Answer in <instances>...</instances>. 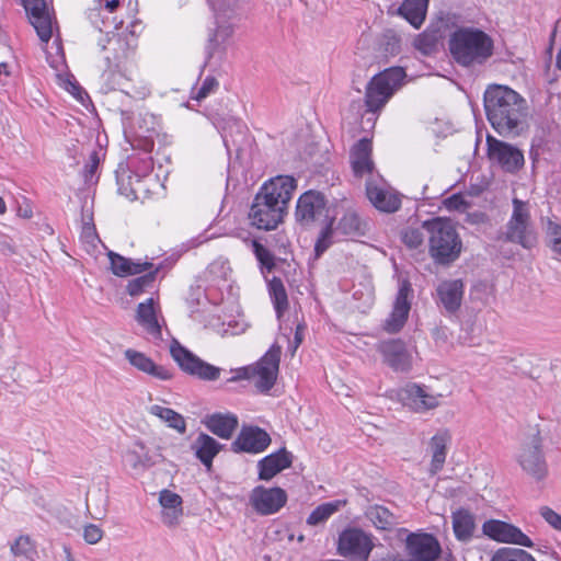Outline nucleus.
<instances>
[{
    "label": "nucleus",
    "mask_w": 561,
    "mask_h": 561,
    "mask_svg": "<svg viewBox=\"0 0 561 561\" xmlns=\"http://www.w3.org/2000/svg\"><path fill=\"white\" fill-rule=\"evenodd\" d=\"M371 141L367 138L360 139L353 147L351 152V162L356 176H364L368 174L369 178H375L373 174L374 162L371 160Z\"/></svg>",
    "instance_id": "23"
},
{
    "label": "nucleus",
    "mask_w": 561,
    "mask_h": 561,
    "mask_svg": "<svg viewBox=\"0 0 561 561\" xmlns=\"http://www.w3.org/2000/svg\"><path fill=\"white\" fill-rule=\"evenodd\" d=\"M268 291L276 314L278 318H280L288 309V297L282 279L278 277H273L268 283Z\"/></svg>",
    "instance_id": "38"
},
{
    "label": "nucleus",
    "mask_w": 561,
    "mask_h": 561,
    "mask_svg": "<svg viewBox=\"0 0 561 561\" xmlns=\"http://www.w3.org/2000/svg\"><path fill=\"white\" fill-rule=\"evenodd\" d=\"M366 516L378 529H390L398 524L397 517L387 507L381 505L368 507Z\"/></svg>",
    "instance_id": "37"
},
{
    "label": "nucleus",
    "mask_w": 561,
    "mask_h": 561,
    "mask_svg": "<svg viewBox=\"0 0 561 561\" xmlns=\"http://www.w3.org/2000/svg\"><path fill=\"white\" fill-rule=\"evenodd\" d=\"M156 277V272H150L146 275L137 277L130 280L127 285V293L130 296H137L144 291V289L152 284Z\"/></svg>",
    "instance_id": "47"
},
{
    "label": "nucleus",
    "mask_w": 561,
    "mask_h": 561,
    "mask_svg": "<svg viewBox=\"0 0 561 561\" xmlns=\"http://www.w3.org/2000/svg\"><path fill=\"white\" fill-rule=\"evenodd\" d=\"M295 188L296 181L288 175H279L265 183L251 206V225L266 231L275 229L283 221Z\"/></svg>",
    "instance_id": "2"
},
{
    "label": "nucleus",
    "mask_w": 561,
    "mask_h": 561,
    "mask_svg": "<svg viewBox=\"0 0 561 561\" xmlns=\"http://www.w3.org/2000/svg\"><path fill=\"white\" fill-rule=\"evenodd\" d=\"M136 321L154 339L161 337V327L157 319L153 298H149L138 305Z\"/></svg>",
    "instance_id": "30"
},
{
    "label": "nucleus",
    "mask_w": 561,
    "mask_h": 561,
    "mask_svg": "<svg viewBox=\"0 0 561 561\" xmlns=\"http://www.w3.org/2000/svg\"><path fill=\"white\" fill-rule=\"evenodd\" d=\"M333 219H330V221L327 224V226L321 230L320 236L316 242L314 251L316 255L320 256L323 254L332 244L333 242Z\"/></svg>",
    "instance_id": "43"
},
{
    "label": "nucleus",
    "mask_w": 561,
    "mask_h": 561,
    "mask_svg": "<svg viewBox=\"0 0 561 561\" xmlns=\"http://www.w3.org/2000/svg\"><path fill=\"white\" fill-rule=\"evenodd\" d=\"M513 211L501 238L506 242L531 249L537 244V233L530 217L529 205L518 198L513 199Z\"/></svg>",
    "instance_id": "5"
},
{
    "label": "nucleus",
    "mask_w": 561,
    "mask_h": 561,
    "mask_svg": "<svg viewBox=\"0 0 561 561\" xmlns=\"http://www.w3.org/2000/svg\"><path fill=\"white\" fill-rule=\"evenodd\" d=\"M42 42L47 43L51 38V19L49 13L34 16L30 20Z\"/></svg>",
    "instance_id": "42"
},
{
    "label": "nucleus",
    "mask_w": 561,
    "mask_h": 561,
    "mask_svg": "<svg viewBox=\"0 0 561 561\" xmlns=\"http://www.w3.org/2000/svg\"><path fill=\"white\" fill-rule=\"evenodd\" d=\"M113 24H114V28L117 27V23L115 21H113Z\"/></svg>",
    "instance_id": "64"
},
{
    "label": "nucleus",
    "mask_w": 561,
    "mask_h": 561,
    "mask_svg": "<svg viewBox=\"0 0 561 561\" xmlns=\"http://www.w3.org/2000/svg\"><path fill=\"white\" fill-rule=\"evenodd\" d=\"M159 502L163 507V523L168 526L175 525L182 515L181 496L170 490H162L159 495Z\"/></svg>",
    "instance_id": "32"
},
{
    "label": "nucleus",
    "mask_w": 561,
    "mask_h": 561,
    "mask_svg": "<svg viewBox=\"0 0 561 561\" xmlns=\"http://www.w3.org/2000/svg\"><path fill=\"white\" fill-rule=\"evenodd\" d=\"M366 195L369 202L380 211L394 213L400 208L401 201L379 178H369L366 182Z\"/></svg>",
    "instance_id": "18"
},
{
    "label": "nucleus",
    "mask_w": 561,
    "mask_h": 561,
    "mask_svg": "<svg viewBox=\"0 0 561 561\" xmlns=\"http://www.w3.org/2000/svg\"><path fill=\"white\" fill-rule=\"evenodd\" d=\"M291 456L285 449L271 454L259 461V478L261 480H271L282 470L290 467Z\"/></svg>",
    "instance_id": "26"
},
{
    "label": "nucleus",
    "mask_w": 561,
    "mask_h": 561,
    "mask_svg": "<svg viewBox=\"0 0 561 561\" xmlns=\"http://www.w3.org/2000/svg\"><path fill=\"white\" fill-rule=\"evenodd\" d=\"M71 88H72V91H71V92H72L73 94H75V91H78V92L80 91V88H79V87H77L76 84H72V83H71Z\"/></svg>",
    "instance_id": "62"
},
{
    "label": "nucleus",
    "mask_w": 561,
    "mask_h": 561,
    "mask_svg": "<svg viewBox=\"0 0 561 561\" xmlns=\"http://www.w3.org/2000/svg\"><path fill=\"white\" fill-rule=\"evenodd\" d=\"M451 436L448 430H439L430 440V449L432 451L431 473L435 474L442 470L446 456L447 446Z\"/></svg>",
    "instance_id": "28"
},
{
    "label": "nucleus",
    "mask_w": 561,
    "mask_h": 561,
    "mask_svg": "<svg viewBox=\"0 0 561 561\" xmlns=\"http://www.w3.org/2000/svg\"><path fill=\"white\" fill-rule=\"evenodd\" d=\"M437 46V37L434 33L424 32L414 39V47L424 55H431Z\"/></svg>",
    "instance_id": "44"
},
{
    "label": "nucleus",
    "mask_w": 561,
    "mask_h": 561,
    "mask_svg": "<svg viewBox=\"0 0 561 561\" xmlns=\"http://www.w3.org/2000/svg\"><path fill=\"white\" fill-rule=\"evenodd\" d=\"M405 71L401 67L388 68L374 76L366 87L365 104L370 112L383 107L401 87Z\"/></svg>",
    "instance_id": "6"
},
{
    "label": "nucleus",
    "mask_w": 561,
    "mask_h": 561,
    "mask_svg": "<svg viewBox=\"0 0 561 561\" xmlns=\"http://www.w3.org/2000/svg\"><path fill=\"white\" fill-rule=\"evenodd\" d=\"M170 353L180 368L186 374L204 380H216L220 375V369L218 367L202 360L191 351L182 346L176 340L172 341L170 345Z\"/></svg>",
    "instance_id": "10"
},
{
    "label": "nucleus",
    "mask_w": 561,
    "mask_h": 561,
    "mask_svg": "<svg viewBox=\"0 0 561 561\" xmlns=\"http://www.w3.org/2000/svg\"><path fill=\"white\" fill-rule=\"evenodd\" d=\"M148 412L151 415L159 417L161 421L167 423L169 427L175 430L180 434H184L186 432L185 419L176 411L170 408L153 404L148 408Z\"/></svg>",
    "instance_id": "35"
},
{
    "label": "nucleus",
    "mask_w": 561,
    "mask_h": 561,
    "mask_svg": "<svg viewBox=\"0 0 561 561\" xmlns=\"http://www.w3.org/2000/svg\"><path fill=\"white\" fill-rule=\"evenodd\" d=\"M103 537V530L94 524H88L83 527V539L89 545L98 543Z\"/></svg>",
    "instance_id": "54"
},
{
    "label": "nucleus",
    "mask_w": 561,
    "mask_h": 561,
    "mask_svg": "<svg viewBox=\"0 0 561 561\" xmlns=\"http://www.w3.org/2000/svg\"><path fill=\"white\" fill-rule=\"evenodd\" d=\"M23 5L28 15V20L34 16L45 15L48 13L44 0H23Z\"/></svg>",
    "instance_id": "50"
},
{
    "label": "nucleus",
    "mask_w": 561,
    "mask_h": 561,
    "mask_svg": "<svg viewBox=\"0 0 561 561\" xmlns=\"http://www.w3.org/2000/svg\"><path fill=\"white\" fill-rule=\"evenodd\" d=\"M191 447L196 458L205 466L207 471H210L213 460L219 454L221 445L214 437L199 433Z\"/></svg>",
    "instance_id": "25"
},
{
    "label": "nucleus",
    "mask_w": 561,
    "mask_h": 561,
    "mask_svg": "<svg viewBox=\"0 0 561 561\" xmlns=\"http://www.w3.org/2000/svg\"><path fill=\"white\" fill-rule=\"evenodd\" d=\"M556 64H557V67H558L559 69H561V47H560V50H559V53H558V55H557Z\"/></svg>",
    "instance_id": "61"
},
{
    "label": "nucleus",
    "mask_w": 561,
    "mask_h": 561,
    "mask_svg": "<svg viewBox=\"0 0 561 561\" xmlns=\"http://www.w3.org/2000/svg\"><path fill=\"white\" fill-rule=\"evenodd\" d=\"M161 453L151 451L142 440H135L123 453L122 461L124 468L133 477H140L147 470L163 461Z\"/></svg>",
    "instance_id": "11"
},
{
    "label": "nucleus",
    "mask_w": 561,
    "mask_h": 561,
    "mask_svg": "<svg viewBox=\"0 0 561 561\" xmlns=\"http://www.w3.org/2000/svg\"><path fill=\"white\" fill-rule=\"evenodd\" d=\"M101 8H104L107 12L112 13L119 5L118 0H101Z\"/></svg>",
    "instance_id": "58"
},
{
    "label": "nucleus",
    "mask_w": 561,
    "mask_h": 561,
    "mask_svg": "<svg viewBox=\"0 0 561 561\" xmlns=\"http://www.w3.org/2000/svg\"><path fill=\"white\" fill-rule=\"evenodd\" d=\"M7 211V206L2 197H0V215H3Z\"/></svg>",
    "instance_id": "60"
},
{
    "label": "nucleus",
    "mask_w": 561,
    "mask_h": 561,
    "mask_svg": "<svg viewBox=\"0 0 561 561\" xmlns=\"http://www.w3.org/2000/svg\"><path fill=\"white\" fill-rule=\"evenodd\" d=\"M516 460L523 472L535 481H541L548 476V465L542 451L541 438L538 434L522 445Z\"/></svg>",
    "instance_id": "8"
},
{
    "label": "nucleus",
    "mask_w": 561,
    "mask_h": 561,
    "mask_svg": "<svg viewBox=\"0 0 561 561\" xmlns=\"http://www.w3.org/2000/svg\"><path fill=\"white\" fill-rule=\"evenodd\" d=\"M335 231L346 237H358L365 233V224L354 211H347L337 222Z\"/></svg>",
    "instance_id": "36"
},
{
    "label": "nucleus",
    "mask_w": 561,
    "mask_h": 561,
    "mask_svg": "<svg viewBox=\"0 0 561 561\" xmlns=\"http://www.w3.org/2000/svg\"><path fill=\"white\" fill-rule=\"evenodd\" d=\"M216 22L234 23L237 19V12L234 8L230 5H214Z\"/></svg>",
    "instance_id": "52"
},
{
    "label": "nucleus",
    "mask_w": 561,
    "mask_h": 561,
    "mask_svg": "<svg viewBox=\"0 0 561 561\" xmlns=\"http://www.w3.org/2000/svg\"><path fill=\"white\" fill-rule=\"evenodd\" d=\"M204 423L216 436L229 439L238 427V417L231 413H214L208 415Z\"/></svg>",
    "instance_id": "29"
},
{
    "label": "nucleus",
    "mask_w": 561,
    "mask_h": 561,
    "mask_svg": "<svg viewBox=\"0 0 561 561\" xmlns=\"http://www.w3.org/2000/svg\"><path fill=\"white\" fill-rule=\"evenodd\" d=\"M287 502V494L282 488L259 485L250 494L252 507L261 515L277 513Z\"/></svg>",
    "instance_id": "15"
},
{
    "label": "nucleus",
    "mask_w": 561,
    "mask_h": 561,
    "mask_svg": "<svg viewBox=\"0 0 561 561\" xmlns=\"http://www.w3.org/2000/svg\"><path fill=\"white\" fill-rule=\"evenodd\" d=\"M377 49L385 58L398 55L401 50L400 37L393 31H386L378 39Z\"/></svg>",
    "instance_id": "39"
},
{
    "label": "nucleus",
    "mask_w": 561,
    "mask_h": 561,
    "mask_svg": "<svg viewBox=\"0 0 561 561\" xmlns=\"http://www.w3.org/2000/svg\"><path fill=\"white\" fill-rule=\"evenodd\" d=\"M218 87V81L213 77H207L202 87L199 88L195 99L201 101L207 98L210 93H213Z\"/></svg>",
    "instance_id": "55"
},
{
    "label": "nucleus",
    "mask_w": 561,
    "mask_h": 561,
    "mask_svg": "<svg viewBox=\"0 0 561 561\" xmlns=\"http://www.w3.org/2000/svg\"><path fill=\"white\" fill-rule=\"evenodd\" d=\"M488 158L492 164L507 173H516L525 164L523 151L516 146L493 136L486 137Z\"/></svg>",
    "instance_id": "9"
},
{
    "label": "nucleus",
    "mask_w": 561,
    "mask_h": 561,
    "mask_svg": "<svg viewBox=\"0 0 561 561\" xmlns=\"http://www.w3.org/2000/svg\"><path fill=\"white\" fill-rule=\"evenodd\" d=\"M404 407L416 413H425L440 405L443 394L433 392L428 387L415 382L407 383L398 391Z\"/></svg>",
    "instance_id": "12"
},
{
    "label": "nucleus",
    "mask_w": 561,
    "mask_h": 561,
    "mask_svg": "<svg viewBox=\"0 0 561 561\" xmlns=\"http://www.w3.org/2000/svg\"><path fill=\"white\" fill-rule=\"evenodd\" d=\"M108 259L113 274L119 277L140 274L152 267V264L149 262H135L113 251L108 252Z\"/></svg>",
    "instance_id": "31"
},
{
    "label": "nucleus",
    "mask_w": 561,
    "mask_h": 561,
    "mask_svg": "<svg viewBox=\"0 0 561 561\" xmlns=\"http://www.w3.org/2000/svg\"><path fill=\"white\" fill-rule=\"evenodd\" d=\"M488 121L497 134L516 137L528 129L526 101L506 85H490L484 92Z\"/></svg>",
    "instance_id": "1"
},
{
    "label": "nucleus",
    "mask_w": 561,
    "mask_h": 561,
    "mask_svg": "<svg viewBox=\"0 0 561 561\" xmlns=\"http://www.w3.org/2000/svg\"><path fill=\"white\" fill-rule=\"evenodd\" d=\"M444 206L448 210H465L467 202L462 195L454 194L444 199Z\"/></svg>",
    "instance_id": "57"
},
{
    "label": "nucleus",
    "mask_w": 561,
    "mask_h": 561,
    "mask_svg": "<svg viewBox=\"0 0 561 561\" xmlns=\"http://www.w3.org/2000/svg\"><path fill=\"white\" fill-rule=\"evenodd\" d=\"M407 550L411 561H435L439 557L440 546L430 534H410Z\"/></svg>",
    "instance_id": "20"
},
{
    "label": "nucleus",
    "mask_w": 561,
    "mask_h": 561,
    "mask_svg": "<svg viewBox=\"0 0 561 561\" xmlns=\"http://www.w3.org/2000/svg\"><path fill=\"white\" fill-rule=\"evenodd\" d=\"M339 508L337 503H324L314 508L307 518L309 525H319L325 522Z\"/></svg>",
    "instance_id": "41"
},
{
    "label": "nucleus",
    "mask_w": 561,
    "mask_h": 561,
    "mask_svg": "<svg viewBox=\"0 0 561 561\" xmlns=\"http://www.w3.org/2000/svg\"><path fill=\"white\" fill-rule=\"evenodd\" d=\"M424 240V234L417 228H407L402 232V241L410 249H417Z\"/></svg>",
    "instance_id": "48"
},
{
    "label": "nucleus",
    "mask_w": 561,
    "mask_h": 561,
    "mask_svg": "<svg viewBox=\"0 0 561 561\" xmlns=\"http://www.w3.org/2000/svg\"><path fill=\"white\" fill-rule=\"evenodd\" d=\"M271 444L270 435L259 427H243L233 442L234 450L259 454L267 448Z\"/></svg>",
    "instance_id": "22"
},
{
    "label": "nucleus",
    "mask_w": 561,
    "mask_h": 561,
    "mask_svg": "<svg viewBox=\"0 0 561 561\" xmlns=\"http://www.w3.org/2000/svg\"><path fill=\"white\" fill-rule=\"evenodd\" d=\"M295 216L297 221L302 225H310L325 217L327 199L324 195L316 191L304 193L297 202Z\"/></svg>",
    "instance_id": "17"
},
{
    "label": "nucleus",
    "mask_w": 561,
    "mask_h": 561,
    "mask_svg": "<svg viewBox=\"0 0 561 561\" xmlns=\"http://www.w3.org/2000/svg\"><path fill=\"white\" fill-rule=\"evenodd\" d=\"M377 351L382 355L383 363L394 371L405 373L412 367V354L400 339L381 341Z\"/></svg>",
    "instance_id": "16"
},
{
    "label": "nucleus",
    "mask_w": 561,
    "mask_h": 561,
    "mask_svg": "<svg viewBox=\"0 0 561 561\" xmlns=\"http://www.w3.org/2000/svg\"><path fill=\"white\" fill-rule=\"evenodd\" d=\"M548 240L551 250L561 255V226L550 222L548 227Z\"/></svg>",
    "instance_id": "49"
},
{
    "label": "nucleus",
    "mask_w": 561,
    "mask_h": 561,
    "mask_svg": "<svg viewBox=\"0 0 561 561\" xmlns=\"http://www.w3.org/2000/svg\"><path fill=\"white\" fill-rule=\"evenodd\" d=\"M304 330H305L304 325H301V324L297 325L296 332H295V339H294L295 350L301 344V342L304 340Z\"/></svg>",
    "instance_id": "59"
},
{
    "label": "nucleus",
    "mask_w": 561,
    "mask_h": 561,
    "mask_svg": "<svg viewBox=\"0 0 561 561\" xmlns=\"http://www.w3.org/2000/svg\"><path fill=\"white\" fill-rule=\"evenodd\" d=\"M451 518L455 537L462 542L471 540L476 530L474 516L467 510H458Z\"/></svg>",
    "instance_id": "33"
},
{
    "label": "nucleus",
    "mask_w": 561,
    "mask_h": 561,
    "mask_svg": "<svg viewBox=\"0 0 561 561\" xmlns=\"http://www.w3.org/2000/svg\"><path fill=\"white\" fill-rule=\"evenodd\" d=\"M282 347L273 344L254 365L242 368L239 377L250 380L261 392L273 388L277 379Z\"/></svg>",
    "instance_id": "7"
},
{
    "label": "nucleus",
    "mask_w": 561,
    "mask_h": 561,
    "mask_svg": "<svg viewBox=\"0 0 561 561\" xmlns=\"http://www.w3.org/2000/svg\"><path fill=\"white\" fill-rule=\"evenodd\" d=\"M124 354L125 358L136 369L145 374H148L159 380H169L172 378V374L170 373L169 369L161 365H157L146 354L131 348L126 350Z\"/></svg>",
    "instance_id": "24"
},
{
    "label": "nucleus",
    "mask_w": 561,
    "mask_h": 561,
    "mask_svg": "<svg viewBox=\"0 0 561 561\" xmlns=\"http://www.w3.org/2000/svg\"><path fill=\"white\" fill-rule=\"evenodd\" d=\"M454 60L465 67L482 65L492 55L494 43L489 34L477 27H459L448 41Z\"/></svg>",
    "instance_id": "3"
},
{
    "label": "nucleus",
    "mask_w": 561,
    "mask_h": 561,
    "mask_svg": "<svg viewBox=\"0 0 561 561\" xmlns=\"http://www.w3.org/2000/svg\"><path fill=\"white\" fill-rule=\"evenodd\" d=\"M428 0H404L398 12L413 27L420 28L425 21Z\"/></svg>",
    "instance_id": "34"
},
{
    "label": "nucleus",
    "mask_w": 561,
    "mask_h": 561,
    "mask_svg": "<svg viewBox=\"0 0 561 561\" xmlns=\"http://www.w3.org/2000/svg\"><path fill=\"white\" fill-rule=\"evenodd\" d=\"M134 38L133 36H123L122 34H114L106 38V44L100 42L102 50L107 51L105 60L107 66L118 67L124 60H126L134 50Z\"/></svg>",
    "instance_id": "21"
},
{
    "label": "nucleus",
    "mask_w": 561,
    "mask_h": 561,
    "mask_svg": "<svg viewBox=\"0 0 561 561\" xmlns=\"http://www.w3.org/2000/svg\"><path fill=\"white\" fill-rule=\"evenodd\" d=\"M216 31L210 37V43H215L216 46L225 44L234 32V23L216 22Z\"/></svg>",
    "instance_id": "45"
},
{
    "label": "nucleus",
    "mask_w": 561,
    "mask_h": 561,
    "mask_svg": "<svg viewBox=\"0 0 561 561\" xmlns=\"http://www.w3.org/2000/svg\"><path fill=\"white\" fill-rule=\"evenodd\" d=\"M100 163V159L96 151H92L88 163L83 168V178L85 183H91L93 181V178L95 175V172L98 170Z\"/></svg>",
    "instance_id": "53"
},
{
    "label": "nucleus",
    "mask_w": 561,
    "mask_h": 561,
    "mask_svg": "<svg viewBox=\"0 0 561 561\" xmlns=\"http://www.w3.org/2000/svg\"><path fill=\"white\" fill-rule=\"evenodd\" d=\"M491 561H536L527 551L518 548H501L492 557Z\"/></svg>",
    "instance_id": "40"
},
{
    "label": "nucleus",
    "mask_w": 561,
    "mask_h": 561,
    "mask_svg": "<svg viewBox=\"0 0 561 561\" xmlns=\"http://www.w3.org/2000/svg\"><path fill=\"white\" fill-rule=\"evenodd\" d=\"M437 295L445 310L453 313L460 307L463 284L459 279L444 280L437 287Z\"/></svg>",
    "instance_id": "27"
},
{
    "label": "nucleus",
    "mask_w": 561,
    "mask_h": 561,
    "mask_svg": "<svg viewBox=\"0 0 561 561\" xmlns=\"http://www.w3.org/2000/svg\"><path fill=\"white\" fill-rule=\"evenodd\" d=\"M370 537L357 528H347L340 534L337 552L351 561H367L373 550Z\"/></svg>",
    "instance_id": "13"
},
{
    "label": "nucleus",
    "mask_w": 561,
    "mask_h": 561,
    "mask_svg": "<svg viewBox=\"0 0 561 561\" xmlns=\"http://www.w3.org/2000/svg\"><path fill=\"white\" fill-rule=\"evenodd\" d=\"M412 291L411 284L408 280L404 279L400 283L392 310L382 324V329L387 333H398L404 327L411 310L410 296Z\"/></svg>",
    "instance_id": "14"
},
{
    "label": "nucleus",
    "mask_w": 561,
    "mask_h": 561,
    "mask_svg": "<svg viewBox=\"0 0 561 561\" xmlns=\"http://www.w3.org/2000/svg\"><path fill=\"white\" fill-rule=\"evenodd\" d=\"M422 228L428 233V253L439 265H449L460 255L462 242L454 225L443 218L423 222Z\"/></svg>",
    "instance_id": "4"
},
{
    "label": "nucleus",
    "mask_w": 561,
    "mask_h": 561,
    "mask_svg": "<svg viewBox=\"0 0 561 561\" xmlns=\"http://www.w3.org/2000/svg\"><path fill=\"white\" fill-rule=\"evenodd\" d=\"M11 552L15 557L31 559L34 551V546L27 536H20L11 546Z\"/></svg>",
    "instance_id": "46"
},
{
    "label": "nucleus",
    "mask_w": 561,
    "mask_h": 561,
    "mask_svg": "<svg viewBox=\"0 0 561 561\" xmlns=\"http://www.w3.org/2000/svg\"><path fill=\"white\" fill-rule=\"evenodd\" d=\"M254 253L259 262L268 270L274 267V257L272 253L261 243L253 241Z\"/></svg>",
    "instance_id": "51"
},
{
    "label": "nucleus",
    "mask_w": 561,
    "mask_h": 561,
    "mask_svg": "<svg viewBox=\"0 0 561 561\" xmlns=\"http://www.w3.org/2000/svg\"><path fill=\"white\" fill-rule=\"evenodd\" d=\"M84 230L87 233H91V231H92V229L90 227H87Z\"/></svg>",
    "instance_id": "63"
},
{
    "label": "nucleus",
    "mask_w": 561,
    "mask_h": 561,
    "mask_svg": "<svg viewBox=\"0 0 561 561\" xmlns=\"http://www.w3.org/2000/svg\"><path fill=\"white\" fill-rule=\"evenodd\" d=\"M540 515L553 528L561 530V515L547 506L540 508Z\"/></svg>",
    "instance_id": "56"
},
{
    "label": "nucleus",
    "mask_w": 561,
    "mask_h": 561,
    "mask_svg": "<svg viewBox=\"0 0 561 561\" xmlns=\"http://www.w3.org/2000/svg\"><path fill=\"white\" fill-rule=\"evenodd\" d=\"M482 529L484 535L496 541L514 543L528 548L534 546L530 538L519 528L502 520H488L483 524Z\"/></svg>",
    "instance_id": "19"
}]
</instances>
